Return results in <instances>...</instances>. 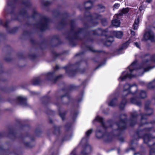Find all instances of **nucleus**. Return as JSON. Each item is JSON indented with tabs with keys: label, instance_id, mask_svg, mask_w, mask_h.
Returning <instances> with one entry per match:
<instances>
[{
	"label": "nucleus",
	"instance_id": "4",
	"mask_svg": "<svg viewBox=\"0 0 155 155\" xmlns=\"http://www.w3.org/2000/svg\"><path fill=\"white\" fill-rule=\"evenodd\" d=\"M144 38L146 40H150L153 41L154 40V35L152 31H149L145 34Z\"/></svg>",
	"mask_w": 155,
	"mask_h": 155
},
{
	"label": "nucleus",
	"instance_id": "21",
	"mask_svg": "<svg viewBox=\"0 0 155 155\" xmlns=\"http://www.w3.org/2000/svg\"><path fill=\"white\" fill-rule=\"evenodd\" d=\"M123 101H124V103H123V101L121 103L120 106V108L121 109H122L124 106L125 103V101L123 100Z\"/></svg>",
	"mask_w": 155,
	"mask_h": 155
},
{
	"label": "nucleus",
	"instance_id": "31",
	"mask_svg": "<svg viewBox=\"0 0 155 155\" xmlns=\"http://www.w3.org/2000/svg\"><path fill=\"white\" fill-rule=\"evenodd\" d=\"M141 7H140V8H139V9L140 10L141 9Z\"/></svg>",
	"mask_w": 155,
	"mask_h": 155
},
{
	"label": "nucleus",
	"instance_id": "35",
	"mask_svg": "<svg viewBox=\"0 0 155 155\" xmlns=\"http://www.w3.org/2000/svg\"><path fill=\"white\" fill-rule=\"evenodd\" d=\"M74 155H75V154H74Z\"/></svg>",
	"mask_w": 155,
	"mask_h": 155
},
{
	"label": "nucleus",
	"instance_id": "30",
	"mask_svg": "<svg viewBox=\"0 0 155 155\" xmlns=\"http://www.w3.org/2000/svg\"><path fill=\"white\" fill-rule=\"evenodd\" d=\"M52 73H51V72H50V73H48V75H51L52 74Z\"/></svg>",
	"mask_w": 155,
	"mask_h": 155
},
{
	"label": "nucleus",
	"instance_id": "14",
	"mask_svg": "<svg viewBox=\"0 0 155 155\" xmlns=\"http://www.w3.org/2000/svg\"><path fill=\"white\" fill-rule=\"evenodd\" d=\"M99 128H98L96 132V135L97 137L100 138L103 136V134L101 131L100 130Z\"/></svg>",
	"mask_w": 155,
	"mask_h": 155
},
{
	"label": "nucleus",
	"instance_id": "28",
	"mask_svg": "<svg viewBox=\"0 0 155 155\" xmlns=\"http://www.w3.org/2000/svg\"><path fill=\"white\" fill-rule=\"evenodd\" d=\"M152 0H146V2L148 3H150Z\"/></svg>",
	"mask_w": 155,
	"mask_h": 155
},
{
	"label": "nucleus",
	"instance_id": "19",
	"mask_svg": "<svg viewBox=\"0 0 155 155\" xmlns=\"http://www.w3.org/2000/svg\"><path fill=\"white\" fill-rule=\"evenodd\" d=\"M92 5L91 2H88L85 3V7L86 9H90L91 8V7L88 6L87 7V6L89 5Z\"/></svg>",
	"mask_w": 155,
	"mask_h": 155
},
{
	"label": "nucleus",
	"instance_id": "20",
	"mask_svg": "<svg viewBox=\"0 0 155 155\" xmlns=\"http://www.w3.org/2000/svg\"><path fill=\"white\" fill-rule=\"evenodd\" d=\"M144 141L145 143H147V141L149 140V139L148 135L145 136L143 138Z\"/></svg>",
	"mask_w": 155,
	"mask_h": 155
},
{
	"label": "nucleus",
	"instance_id": "17",
	"mask_svg": "<svg viewBox=\"0 0 155 155\" xmlns=\"http://www.w3.org/2000/svg\"><path fill=\"white\" fill-rule=\"evenodd\" d=\"M155 86V80L150 83L148 85V87L149 88H152Z\"/></svg>",
	"mask_w": 155,
	"mask_h": 155
},
{
	"label": "nucleus",
	"instance_id": "29",
	"mask_svg": "<svg viewBox=\"0 0 155 155\" xmlns=\"http://www.w3.org/2000/svg\"><path fill=\"white\" fill-rule=\"evenodd\" d=\"M154 58H155V56H154V57H153V58H152V61H155V60L154 59Z\"/></svg>",
	"mask_w": 155,
	"mask_h": 155
},
{
	"label": "nucleus",
	"instance_id": "5",
	"mask_svg": "<svg viewBox=\"0 0 155 155\" xmlns=\"http://www.w3.org/2000/svg\"><path fill=\"white\" fill-rule=\"evenodd\" d=\"M120 18V17L119 15H115L114 16V19L112 22V25L116 27L119 26L120 24V22L119 20Z\"/></svg>",
	"mask_w": 155,
	"mask_h": 155
},
{
	"label": "nucleus",
	"instance_id": "12",
	"mask_svg": "<svg viewBox=\"0 0 155 155\" xmlns=\"http://www.w3.org/2000/svg\"><path fill=\"white\" fill-rule=\"evenodd\" d=\"M125 123L124 121L123 120L120 121L119 123L117 124V125L119 128L120 129H123L125 128L124 125Z\"/></svg>",
	"mask_w": 155,
	"mask_h": 155
},
{
	"label": "nucleus",
	"instance_id": "24",
	"mask_svg": "<svg viewBox=\"0 0 155 155\" xmlns=\"http://www.w3.org/2000/svg\"><path fill=\"white\" fill-rule=\"evenodd\" d=\"M135 45L138 48H140V45L137 42L135 43H134Z\"/></svg>",
	"mask_w": 155,
	"mask_h": 155
},
{
	"label": "nucleus",
	"instance_id": "34",
	"mask_svg": "<svg viewBox=\"0 0 155 155\" xmlns=\"http://www.w3.org/2000/svg\"><path fill=\"white\" fill-rule=\"evenodd\" d=\"M97 18H99V17H97Z\"/></svg>",
	"mask_w": 155,
	"mask_h": 155
},
{
	"label": "nucleus",
	"instance_id": "6",
	"mask_svg": "<svg viewBox=\"0 0 155 155\" xmlns=\"http://www.w3.org/2000/svg\"><path fill=\"white\" fill-rule=\"evenodd\" d=\"M132 38H131L128 42L123 44L121 47L119 49L118 52L119 54H121L124 53V50L126 49L128 45V43L133 41H132Z\"/></svg>",
	"mask_w": 155,
	"mask_h": 155
},
{
	"label": "nucleus",
	"instance_id": "15",
	"mask_svg": "<svg viewBox=\"0 0 155 155\" xmlns=\"http://www.w3.org/2000/svg\"><path fill=\"white\" fill-rule=\"evenodd\" d=\"M17 100L19 101L21 104H22L25 101V99L21 96H18L17 97Z\"/></svg>",
	"mask_w": 155,
	"mask_h": 155
},
{
	"label": "nucleus",
	"instance_id": "16",
	"mask_svg": "<svg viewBox=\"0 0 155 155\" xmlns=\"http://www.w3.org/2000/svg\"><path fill=\"white\" fill-rule=\"evenodd\" d=\"M117 100L116 99H113L110 102L108 103V105L109 106H114L116 104Z\"/></svg>",
	"mask_w": 155,
	"mask_h": 155
},
{
	"label": "nucleus",
	"instance_id": "26",
	"mask_svg": "<svg viewBox=\"0 0 155 155\" xmlns=\"http://www.w3.org/2000/svg\"><path fill=\"white\" fill-rule=\"evenodd\" d=\"M131 33L132 35H134V32L132 31H131Z\"/></svg>",
	"mask_w": 155,
	"mask_h": 155
},
{
	"label": "nucleus",
	"instance_id": "33",
	"mask_svg": "<svg viewBox=\"0 0 155 155\" xmlns=\"http://www.w3.org/2000/svg\"><path fill=\"white\" fill-rule=\"evenodd\" d=\"M112 40H111L110 41L111 42L112 41Z\"/></svg>",
	"mask_w": 155,
	"mask_h": 155
},
{
	"label": "nucleus",
	"instance_id": "18",
	"mask_svg": "<svg viewBox=\"0 0 155 155\" xmlns=\"http://www.w3.org/2000/svg\"><path fill=\"white\" fill-rule=\"evenodd\" d=\"M145 109L146 110H148V111L150 112V113H147V114L150 115L152 113L153 111L152 109L151 108H149L147 104L145 105Z\"/></svg>",
	"mask_w": 155,
	"mask_h": 155
},
{
	"label": "nucleus",
	"instance_id": "22",
	"mask_svg": "<svg viewBox=\"0 0 155 155\" xmlns=\"http://www.w3.org/2000/svg\"><path fill=\"white\" fill-rule=\"evenodd\" d=\"M120 6V5L118 3H116L113 6L114 9H117Z\"/></svg>",
	"mask_w": 155,
	"mask_h": 155
},
{
	"label": "nucleus",
	"instance_id": "32",
	"mask_svg": "<svg viewBox=\"0 0 155 155\" xmlns=\"http://www.w3.org/2000/svg\"><path fill=\"white\" fill-rule=\"evenodd\" d=\"M136 154H137L135 153L134 154V155H136Z\"/></svg>",
	"mask_w": 155,
	"mask_h": 155
},
{
	"label": "nucleus",
	"instance_id": "1",
	"mask_svg": "<svg viewBox=\"0 0 155 155\" xmlns=\"http://www.w3.org/2000/svg\"><path fill=\"white\" fill-rule=\"evenodd\" d=\"M147 61L143 63L142 68H140L137 65V61H134L129 67L126 71H123L118 78L119 81H123L127 78H131L135 77L134 74L135 73H140L137 76L142 75L145 71H147L149 69L145 68L144 67L147 64Z\"/></svg>",
	"mask_w": 155,
	"mask_h": 155
},
{
	"label": "nucleus",
	"instance_id": "2",
	"mask_svg": "<svg viewBox=\"0 0 155 155\" xmlns=\"http://www.w3.org/2000/svg\"><path fill=\"white\" fill-rule=\"evenodd\" d=\"M132 94L137 98H131L130 99L131 102L133 103L136 104L138 105H139L137 102V98H143L146 97V94L145 91L141 90L138 91H136L135 92H132Z\"/></svg>",
	"mask_w": 155,
	"mask_h": 155
},
{
	"label": "nucleus",
	"instance_id": "9",
	"mask_svg": "<svg viewBox=\"0 0 155 155\" xmlns=\"http://www.w3.org/2000/svg\"><path fill=\"white\" fill-rule=\"evenodd\" d=\"M92 130V129H90L87 130L86 133L85 137L84 138L82 139L81 141L82 142H84L86 141L87 139V137L91 134Z\"/></svg>",
	"mask_w": 155,
	"mask_h": 155
},
{
	"label": "nucleus",
	"instance_id": "25",
	"mask_svg": "<svg viewBox=\"0 0 155 155\" xmlns=\"http://www.w3.org/2000/svg\"><path fill=\"white\" fill-rule=\"evenodd\" d=\"M0 24L2 25H3L2 21L1 19H0Z\"/></svg>",
	"mask_w": 155,
	"mask_h": 155
},
{
	"label": "nucleus",
	"instance_id": "3",
	"mask_svg": "<svg viewBox=\"0 0 155 155\" xmlns=\"http://www.w3.org/2000/svg\"><path fill=\"white\" fill-rule=\"evenodd\" d=\"M135 89H137V87L135 85H130L129 84H126L124 88V93L126 94H128L130 92V89H131V90H133V88Z\"/></svg>",
	"mask_w": 155,
	"mask_h": 155
},
{
	"label": "nucleus",
	"instance_id": "27",
	"mask_svg": "<svg viewBox=\"0 0 155 155\" xmlns=\"http://www.w3.org/2000/svg\"><path fill=\"white\" fill-rule=\"evenodd\" d=\"M150 155H153V153L152 152V150H151L150 152Z\"/></svg>",
	"mask_w": 155,
	"mask_h": 155
},
{
	"label": "nucleus",
	"instance_id": "10",
	"mask_svg": "<svg viewBox=\"0 0 155 155\" xmlns=\"http://www.w3.org/2000/svg\"><path fill=\"white\" fill-rule=\"evenodd\" d=\"M114 35L117 38H120L123 36V32L121 31H115Z\"/></svg>",
	"mask_w": 155,
	"mask_h": 155
},
{
	"label": "nucleus",
	"instance_id": "11",
	"mask_svg": "<svg viewBox=\"0 0 155 155\" xmlns=\"http://www.w3.org/2000/svg\"><path fill=\"white\" fill-rule=\"evenodd\" d=\"M129 9L127 8H124L120 12L119 14L117 15H119L120 17L121 16L123 15V14L127 13L129 12Z\"/></svg>",
	"mask_w": 155,
	"mask_h": 155
},
{
	"label": "nucleus",
	"instance_id": "7",
	"mask_svg": "<svg viewBox=\"0 0 155 155\" xmlns=\"http://www.w3.org/2000/svg\"><path fill=\"white\" fill-rule=\"evenodd\" d=\"M95 121H97L100 122L102 125V126L101 127L104 130H105L106 127L105 126V124L103 122V119L102 118L97 116L93 120V123H94Z\"/></svg>",
	"mask_w": 155,
	"mask_h": 155
},
{
	"label": "nucleus",
	"instance_id": "8",
	"mask_svg": "<svg viewBox=\"0 0 155 155\" xmlns=\"http://www.w3.org/2000/svg\"><path fill=\"white\" fill-rule=\"evenodd\" d=\"M141 20L140 17H137L135 19L134 23V29L136 30L138 26V24Z\"/></svg>",
	"mask_w": 155,
	"mask_h": 155
},
{
	"label": "nucleus",
	"instance_id": "13",
	"mask_svg": "<svg viewBox=\"0 0 155 155\" xmlns=\"http://www.w3.org/2000/svg\"><path fill=\"white\" fill-rule=\"evenodd\" d=\"M91 147L89 145L87 146L85 148V150L87 151V153H85L84 151H83L81 152V154L83 155H86L88 153L90 152L91 151Z\"/></svg>",
	"mask_w": 155,
	"mask_h": 155
},
{
	"label": "nucleus",
	"instance_id": "23",
	"mask_svg": "<svg viewBox=\"0 0 155 155\" xmlns=\"http://www.w3.org/2000/svg\"><path fill=\"white\" fill-rule=\"evenodd\" d=\"M100 8L102 9L101 11V12H103L104 11V7L103 5L100 6Z\"/></svg>",
	"mask_w": 155,
	"mask_h": 155
}]
</instances>
